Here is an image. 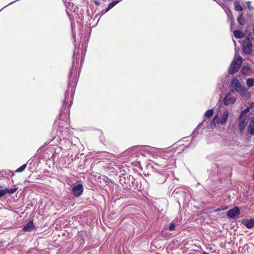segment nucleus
I'll use <instances>...</instances> for the list:
<instances>
[{
	"mask_svg": "<svg viewBox=\"0 0 254 254\" xmlns=\"http://www.w3.org/2000/svg\"><path fill=\"white\" fill-rule=\"evenodd\" d=\"M231 86L233 89H231V92L235 91L239 93L243 97H248L249 96L245 86L242 85L239 80L236 77H234L231 82Z\"/></svg>",
	"mask_w": 254,
	"mask_h": 254,
	"instance_id": "f257e3e1",
	"label": "nucleus"
},
{
	"mask_svg": "<svg viewBox=\"0 0 254 254\" xmlns=\"http://www.w3.org/2000/svg\"><path fill=\"white\" fill-rule=\"evenodd\" d=\"M252 40H254V39L251 35H249L244 39L243 45V51L245 54L250 55L252 54Z\"/></svg>",
	"mask_w": 254,
	"mask_h": 254,
	"instance_id": "f03ea898",
	"label": "nucleus"
},
{
	"mask_svg": "<svg viewBox=\"0 0 254 254\" xmlns=\"http://www.w3.org/2000/svg\"><path fill=\"white\" fill-rule=\"evenodd\" d=\"M242 62V58L240 56L236 60H234L231 64L230 67L229 69V72L231 74H233L237 72L240 68Z\"/></svg>",
	"mask_w": 254,
	"mask_h": 254,
	"instance_id": "7ed1b4c3",
	"label": "nucleus"
},
{
	"mask_svg": "<svg viewBox=\"0 0 254 254\" xmlns=\"http://www.w3.org/2000/svg\"><path fill=\"white\" fill-rule=\"evenodd\" d=\"M229 116V113L227 111H224L220 116L218 115L215 116L216 123L218 124L225 125L227 122Z\"/></svg>",
	"mask_w": 254,
	"mask_h": 254,
	"instance_id": "20e7f679",
	"label": "nucleus"
},
{
	"mask_svg": "<svg viewBox=\"0 0 254 254\" xmlns=\"http://www.w3.org/2000/svg\"><path fill=\"white\" fill-rule=\"evenodd\" d=\"M83 191V186L80 183L78 184L77 185H75L72 188V192L73 195L75 197H78L80 196Z\"/></svg>",
	"mask_w": 254,
	"mask_h": 254,
	"instance_id": "39448f33",
	"label": "nucleus"
},
{
	"mask_svg": "<svg viewBox=\"0 0 254 254\" xmlns=\"http://www.w3.org/2000/svg\"><path fill=\"white\" fill-rule=\"evenodd\" d=\"M240 213V210L238 207L235 206L232 209L229 210L227 212V216L229 218H233L238 216Z\"/></svg>",
	"mask_w": 254,
	"mask_h": 254,
	"instance_id": "423d86ee",
	"label": "nucleus"
},
{
	"mask_svg": "<svg viewBox=\"0 0 254 254\" xmlns=\"http://www.w3.org/2000/svg\"><path fill=\"white\" fill-rule=\"evenodd\" d=\"M236 98L231 96L230 93H227L223 100V102L225 105L228 106L230 104H233L236 101Z\"/></svg>",
	"mask_w": 254,
	"mask_h": 254,
	"instance_id": "0eeeda50",
	"label": "nucleus"
},
{
	"mask_svg": "<svg viewBox=\"0 0 254 254\" xmlns=\"http://www.w3.org/2000/svg\"><path fill=\"white\" fill-rule=\"evenodd\" d=\"M246 116H244V115H240L239 119V128L241 132H242L244 129L245 128L247 125V121Z\"/></svg>",
	"mask_w": 254,
	"mask_h": 254,
	"instance_id": "6e6552de",
	"label": "nucleus"
},
{
	"mask_svg": "<svg viewBox=\"0 0 254 254\" xmlns=\"http://www.w3.org/2000/svg\"><path fill=\"white\" fill-rule=\"evenodd\" d=\"M35 228L32 220L30 221L23 228L24 232H31Z\"/></svg>",
	"mask_w": 254,
	"mask_h": 254,
	"instance_id": "1a4fd4ad",
	"label": "nucleus"
},
{
	"mask_svg": "<svg viewBox=\"0 0 254 254\" xmlns=\"http://www.w3.org/2000/svg\"><path fill=\"white\" fill-rule=\"evenodd\" d=\"M248 131L251 135L254 134V118L251 121L248 128Z\"/></svg>",
	"mask_w": 254,
	"mask_h": 254,
	"instance_id": "9d476101",
	"label": "nucleus"
},
{
	"mask_svg": "<svg viewBox=\"0 0 254 254\" xmlns=\"http://www.w3.org/2000/svg\"><path fill=\"white\" fill-rule=\"evenodd\" d=\"M244 225L249 229L252 228L254 227V219L247 220L244 223Z\"/></svg>",
	"mask_w": 254,
	"mask_h": 254,
	"instance_id": "9b49d317",
	"label": "nucleus"
},
{
	"mask_svg": "<svg viewBox=\"0 0 254 254\" xmlns=\"http://www.w3.org/2000/svg\"><path fill=\"white\" fill-rule=\"evenodd\" d=\"M234 35L237 38L241 39L244 37L243 33L238 30H235L234 32Z\"/></svg>",
	"mask_w": 254,
	"mask_h": 254,
	"instance_id": "f8f14e48",
	"label": "nucleus"
},
{
	"mask_svg": "<svg viewBox=\"0 0 254 254\" xmlns=\"http://www.w3.org/2000/svg\"><path fill=\"white\" fill-rule=\"evenodd\" d=\"M120 1V0H116V1H112L111 2H110L109 4V5L107 7V8L106 9V12H107L108 11H109L110 9H111L112 8H113L114 6H115Z\"/></svg>",
	"mask_w": 254,
	"mask_h": 254,
	"instance_id": "ddd939ff",
	"label": "nucleus"
},
{
	"mask_svg": "<svg viewBox=\"0 0 254 254\" xmlns=\"http://www.w3.org/2000/svg\"><path fill=\"white\" fill-rule=\"evenodd\" d=\"M247 85L249 87H252L254 85V79L248 78L247 80Z\"/></svg>",
	"mask_w": 254,
	"mask_h": 254,
	"instance_id": "4468645a",
	"label": "nucleus"
},
{
	"mask_svg": "<svg viewBox=\"0 0 254 254\" xmlns=\"http://www.w3.org/2000/svg\"><path fill=\"white\" fill-rule=\"evenodd\" d=\"M234 6L235 10L237 11L243 10L242 6L239 4V3L238 1H236L234 3Z\"/></svg>",
	"mask_w": 254,
	"mask_h": 254,
	"instance_id": "2eb2a0df",
	"label": "nucleus"
},
{
	"mask_svg": "<svg viewBox=\"0 0 254 254\" xmlns=\"http://www.w3.org/2000/svg\"><path fill=\"white\" fill-rule=\"evenodd\" d=\"M17 190V188H14L13 189H9L7 188L5 189V193H8L9 194L14 193Z\"/></svg>",
	"mask_w": 254,
	"mask_h": 254,
	"instance_id": "dca6fc26",
	"label": "nucleus"
},
{
	"mask_svg": "<svg viewBox=\"0 0 254 254\" xmlns=\"http://www.w3.org/2000/svg\"><path fill=\"white\" fill-rule=\"evenodd\" d=\"M213 110L212 109H210L207 110L205 113V116L206 118H210L213 115Z\"/></svg>",
	"mask_w": 254,
	"mask_h": 254,
	"instance_id": "f3484780",
	"label": "nucleus"
},
{
	"mask_svg": "<svg viewBox=\"0 0 254 254\" xmlns=\"http://www.w3.org/2000/svg\"><path fill=\"white\" fill-rule=\"evenodd\" d=\"M27 166V165L26 164H23L21 166H20V167H19L16 171L15 172H17V173H20V172H21L22 171H23L26 167Z\"/></svg>",
	"mask_w": 254,
	"mask_h": 254,
	"instance_id": "a211bd4d",
	"label": "nucleus"
},
{
	"mask_svg": "<svg viewBox=\"0 0 254 254\" xmlns=\"http://www.w3.org/2000/svg\"><path fill=\"white\" fill-rule=\"evenodd\" d=\"M228 208V207L227 206H221L220 207H219L217 209H216L215 210V212H219V211H222V210H224L227 209Z\"/></svg>",
	"mask_w": 254,
	"mask_h": 254,
	"instance_id": "6ab92c4d",
	"label": "nucleus"
},
{
	"mask_svg": "<svg viewBox=\"0 0 254 254\" xmlns=\"http://www.w3.org/2000/svg\"><path fill=\"white\" fill-rule=\"evenodd\" d=\"M237 20L238 21V22L241 24V25H243L244 23V19L242 17V15H240L238 18H237Z\"/></svg>",
	"mask_w": 254,
	"mask_h": 254,
	"instance_id": "aec40b11",
	"label": "nucleus"
},
{
	"mask_svg": "<svg viewBox=\"0 0 254 254\" xmlns=\"http://www.w3.org/2000/svg\"><path fill=\"white\" fill-rule=\"evenodd\" d=\"M250 108H247L244 110H243L242 113H241L240 115H244V116H246V115L250 111Z\"/></svg>",
	"mask_w": 254,
	"mask_h": 254,
	"instance_id": "412c9836",
	"label": "nucleus"
},
{
	"mask_svg": "<svg viewBox=\"0 0 254 254\" xmlns=\"http://www.w3.org/2000/svg\"><path fill=\"white\" fill-rule=\"evenodd\" d=\"M216 120L215 119V117L214 119L212 121H211V122L210 123V126L211 127L214 128L216 127Z\"/></svg>",
	"mask_w": 254,
	"mask_h": 254,
	"instance_id": "4be33fe9",
	"label": "nucleus"
},
{
	"mask_svg": "<svg viewBox=\"0 0 254 254\" xmlns=\"http://www.w3.org/2000/svg\"><path fill=\"white\" fill-rule=\"evenodd\" d=\"M175 228V224L174 222H172L169 226V230L173 231Z\"/></svg>",
	"mask_w": 254,
	"mask_h": 254,
	"instance_id": "5701e85b",
	"label": "nucleus"
},
{
	"mask_svg": "<svg viewBox=\"0 0 254 254\" xmlns=\"http://www.w3.org/2000/svg\"><path fill=\"white\" fill-rule=\"evenodd\" d=\"M6 194L5 189L0 190V198Z\"/></svg>",
	"mask_w": 254,
	"mask_h": 254,
	"instance_id": "b1692460",
	"label": "nucleus"
},
{
	"mask_svg": "<svg viewBox=\"0 0 254 254\" xmlns=\"http://www.w3.org/2000/svg\"><path fill=\"white\" fill-rule=\"evenodd\" d=\"M249 67L247 66H243L241 69V70L243 72H244L245 71H247L248 70H249Z\"/></svg>",
	"mask_w": 254,
	"mask_h": 254,
	"instance_id": "393cba45",
	"label": "nucleus"
},
{
	"mask_svg": "<svg viewBox=\"0 0 254 254\" xmlns=\"http://www.w3.org/2000/svg\"><path fill=\"white\" fill-rule=\"evenodd\" d=\"M254 107V103H252L250 105V107L249 108H250V109H252Z\"/></svg>",
	"mask_w": 254,
	"mask_h": 254,
	"instance_id": "a878e982",
	"label": "nucleus"
},
{
	"mask_svg": "<svg viewBox=\"0 0 254 254\" xmlns=\"http://www.w3.org/2000/svg\"><path fill=\"white\" fill-rule=\"evenodd\" d=\"M94 2H95V3L96 5H100V3H99V1H98V0H95V1H94Z\"/></svg>",
	"mask_w": 254,
	"mask_h": 254,
	"instance_id": "bb28decb",
	"label": "nucleus"
},
{
	"mask_svg": "<svg viewBox=\"0 0 254 254\" xmlns=\"http://www.w3.org/2000/svg\"><path fill=\"white\" fill-rule=\"evenodd\" d=\"M253 178H254V176H253Z\"/></svg>",
	"mask_w": 254,
	"mask_h": 254,
	"instance_id": "cd10ccee",
	"label": "nucleus"
},
{
	"mask_svg": "<svg viewBox=\"0 0 254 254\" xmlns=\"http://www.w3.org/2000/svg\"><path fill=\"white\" fill-rule=\"evenodd\" d=\"M1 188V186L0 185V188Z\"/></svg>",
	"mask_w": 254,
	"mask_h": 254,
	"instance_id": "c85d7f7f",
	"label": "nucleus"
}]
</instances>
